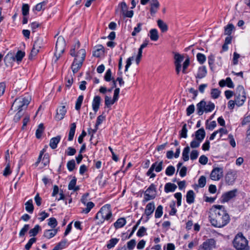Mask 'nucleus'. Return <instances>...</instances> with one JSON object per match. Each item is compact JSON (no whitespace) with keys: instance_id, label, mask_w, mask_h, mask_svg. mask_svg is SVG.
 Returning a JSON list of instances; mask_svg holds the SVG:
<instances>
[{"instance_id":"nucleus-1","label":"nucleus","mask_w":250,"mask_h":250,"mask_svg":"<svg viewBox=\"0 0 250 250\" xmlns=\"http://www.w3.org/2000/svg\"><path fill=\"white\" fill-rule=\"evenodd\" d=\"M208 219L211 225L221 228L230 221V217L225 208L222 205H213L208 211Z\"/></svg>"},{"instance_id":"nucleus-2","label":"nucleus","mask_w":250,"mask_h":250,"mask_svg":"<svg viewBox=\"0 0 250 250\" xmlns=\"http://www.w3.org/2000/svg\"><path fill=\"white\" fill-rule=\"evenodd\" d=\"M80 47V43L79 41H77L70 51V55L75 57L71 65V68L74 73H76L79 71L85 58L86 52L84 49H80L76 54V50L79 49Z\"/></svg>"},{"instance_id":"nucleus-3","label":"nucleus","mask_w":250,"mask_h":250,"mask_svg":"<svg viewBox=\"0 0 250 250\" xmlns=\"http://www.w3.org/2000/svg\"><path fill=\"white\" fill-rule=\"evenodd\" d=\"M112 216L111 206L109 204H106L103 206L97 212L95 218L99 220L98 224H101L104 221H110Z\"/></svg>"},{"instance_id":"nucleus-4","label":"nucleus","mask_w":250,"mask_h":250,"mask_svg":"<svg viewBox=\"0 0 250 250\" xmlns=\"http://www.w3.org/2000/svg\"><path fill=\"white\" fill-rule=\"evenodd\" d=\"M248 243L242 233H238L232 241L233 246L236 250H250Z\"/></svg>"},{"instance_id":"nucleus-5","label":"nucleus","mask_w":250,"mask_h":250,"mask_svg":"<svg viewBox=\"0 0 250 250\" xmlns=\"http://www.w3.org/2000/svg\"><path fill=\"white\" fill-rule=\"evenodd\" d=\"M30 100L31 98L28 95L16 99L11 106V110L21 111L27 107Z\"/></svg>"},{"instance_id":"nucleus-6","label":"nucleus","mask_w":250,"mask_h":250,"mask_svg":"<svg viewBox=\"0 0 250 250\" xmlns=\"http://www.w3.org/2000/svg\"><path fill=\"white\" fill-rule=\"evenodd\" d=\"M197 112L199 115H202L204 112H210L214 109L215 104L211 102L201 101L197 104Z\"/></svg>"},{"instance_id":"nucleus-7","label":"nucleus","mask_w":250,"mask_h":250,"mask_svg":"<svg viewBox=\"0 0 250 250\" xmlns=\"http://www.w3.org/2000/svg\"><path fill=\"white\" fill-rule=\"evenodd\" d=\"M65 47V42L62 36L58 38L56 43V51L54 54V62H57L61 55L63 53Z\"/></svg>"},{"instance_id":"nucleus-8","label":"nucleus","mask_w":250,"mask_h":250,"mask_svg":"<svg viewBox=\"0 0 250 250\" xmlns=\"http://www.w3.org/2000/svg\"><path fill=\"white\" fill-rule=\"evenodd\" d=\"M163 161H157L154 163L148 170L147 171L146 175L149 176L150 178H154L156 176V174L153 172L155 171L156 172H160L163 169Z\"/></svg>"},{"instance_id":"nucleus-9","label":"nucleus","mask_w":250,"mask_h":250,"mask_svg":"<svg viewBox=\"0 0 250 250\" xmlns=\"http://www.w3.org/2000/svg\"><path fill=\"white\" fill-rule=\"evenodd\" d=\"M246 93L242 85H239L236 88L235 103L238 106L243 104L246 100Z\"/></svg>"},{"instance_id":"nucleus-10","label":"nucleus","mask_w":250,"mask_h":250,"mask_svg":"<svg viewBox=\"0 0 250 250\" xmlns=\"http://www.w3.org/2000/svg\"><path fill=\"white\" fill-rule=\"evenodd\" d=\"M120 91V89L119 88H116L114 91L113 99H111L110 96L105 95L104 103L105 106L109 107L118 100Z\"/></svg>"},{"instance_id":"nucleus-11","label":"nucleus","mask_w":250,"mask_h":250,"mask_svg":"<svg viewBox=\"0 0 250 250\" xmlns=\"http://www.w3.org/2000/svg\"><path fill=\"white\" fill-rule=\"evenodd\" d=\"M89 196V193H86L83 195L81 201L82 203L86 206L85 208H84L82 210V212L87 214L90 210L94 207V204L92 202H88V198Z\"/></svg>"},{"instance_id":"nucleus-12","label":"nucleus","mask_w":250,"mask_h":250,"mask_svg":"<svg viewBox=\"0 0 250 250\" xmlns=\"http://www.w3.org/2000/svg\"><path fill=\"white\" fill-rule=\"evenodd\" d=\"M156 188L153 184H151L146 190L144 194V201L147 202L155 198Z\"/></svg>"},{"instance_id":"nucleus-13","label":"nucleus","mask_w":250,"mask_h":250,"mask_svg":"<svg viewBox=\"0 0 250 250\" xmlns=\"http://www.w3.org/2000/svg\"><path fill=\"white\" fill-rule=\"evenodd\" d=\"M43 45V39L42 38L38 37L35 41L33 47L30 54V57L35 56L39 52L40 48Z\"/></svg>"},{"instance_id":"nucleus-14","label":"nucleus","mask_w":250,"mask_h":250,"mask_svg":"<svg viewBox=\"0 0 250 250\" xmlns=\"http://www.w3.org/2000/svg\"><path fill=\"white\" fill-rule=\"evenodd\" d=\"M223 176V169L222 167H214L212 170L210 178L214 181H219Z\"/></svg>"},{"instance_id":"nucleus-15","label":"nucleus","mask_w":250,"mask_h":250,"mask_svg":"<svg viewBox=\"0 0 250 250\" xmlns=\"http://www.w3.org/2000/svg\"><path fill=\"white\" fill-rule=\"evenodd\" d=\"M215 245L216 241L214 239H208L200 246L198 250H212Z\"/></svg>"},{"instance_id":"nucleus-16","label":"nucleus","mask_w":250,"mask_h":250,"mask_svg":"<svg viewBox=\"0 0 250 250\" xmlns=\"http://www.w3.org/2000/svg\"><path fill=\"white\" fill-rule=\"evenodd\" d=\"M184 56L179 53H175L174 55V64L176 67L177 74H179L181 69V63L183 62Z\"/></svg>"},{"instance_id":"nucleus-17","label":"nucleus","mask_w":250,"mask_h":250,"mask_svg":"<svg viewBox=\"0 0 250 250\" xmlns=\"http://www.w3.org/2000/svg\"><path fill=\"white\" fill-rule=\"evenodd\" d=\"M237 189H235L224 193L221 197V203L227 202L236 196Z\"/></svg>"},{"instance_id":"nucleus-18","label":"nucleus","mask_w":250,"mask_h":250,"mask_svg":"<svg viewBox=\"0 0 250 250\" xmlns=\"http://www.w3.org/2000/svg\"><path fill=\"white\" fill-rule=\"evenodd\" d=\"M66 108L65 105L60 106L57 109V112L55 118L57 121L62 120L66 113Z\"/></svg>"},{"instance_id":"nucleus-19","label":"nucleus","mask_w":250,"mask_h":250,"mask_svg":"<svg viewBox=\"0 0 250 250\" xmlns=\"http://www.w3.org/2000/svg\"><path fill=\"white\" fill-rule=\"evenodd\" d=\"M15 61V55L12 52H8L4 57V62H5V64L7 67H12Z\"/></svg>"},{"instance_id":"nucleus-20","label":"nucleus","mask_w":250,"mask_h":250,"mask_svg":"<svg viewBox=\"0 0 250 250\" xmlns=\"http://www.w3.org/2000/svg\"><path fill=\"white\" fill-rule=\"evenodd\" d=\"M154 209L155 204L153 202H150L146 205L145 210V214L147 216L146 221L149 220V216L153 213Z\"/></svg>"},{"instance_id":"nucleus-21","label":"nucleus","mask_w":250,"mask_h":250,"mask_svg":"<svg viewBox=\"0 0 250 250\" xmlns=\"http://www.w3.org/2000/svg\"><path fill=\"white\" fill-rule=\"evenodd\" d=\"M235 179L236 176L235 172L231 170L228 171L225 176V181L229 185H232Z\"/></svg>"},{"instance_id":"nucleus-22","label":"nucleus","mask_w":250,"mask_h":250,"mask_svg":"<svg viewBox=\"0 0 250 250\" xmlns=\"http://www.w3.org/2000/svg\"><path fill=\"white\" fill-rule=\"evenodd\" d=\"M101 102V98L99 96H96L94 97L92 103V106L93 111L95 113L99 110Z\"/></svg>"},{"instance_id":"nucleus-23","label":"nucleus","mask_w":250,"mask_h":250,"mask_svg":"<svg viewBox=\"0 0 250 250\" xmlns=\"http://www.w3.org/2000/svg\"><path fill=\"white\" fill-rule=\"evenodd\" d=\"M58 229H52L45 230L44 231L43 236L47 239H50L56 235Z\"/></svg>"},{"instance_id":"nucleus-24","label":"nucleus","mask_w":250,"mask_h":250,"mask_svg":"<svg viewBox=\"0 0 250 250\" xmlns=\"http://www.w3.org/2000/svg\"><path fill=\"white\" fill-rule=\"evenodd\" d=\"M61 139L60 136L58 135L55 137H53L50 139L49 146L50 147L54 149L57 148L58 143Z\"/></svg>"},{"instance_id":"nucleus-25","label":"nucleus","mask_w":250,"mask_h":250,"mask_svg":"<svg viewBox=\"0 0 250 250\" xmlns=\"http://www.w3.org/2000/svg\"><path fill=\"white\" fill-rule=\"evenodd\" d=\"M177 186L171 183H167L165 186V191L166 193L174 192L177 188Z\"/></svg>"},{"instance_id":"nucleus-26","label":"nucleus","mask_w":250,"mask_h":250,"mask_svg":"<svg viewBox=\"0 0 250 250\" xmlns=\"http://www.w3.org/2000/svg\"><path fill=\"white\" fill-rule=\"evenodd\" d=\"M76 128V125L75 123L71 124L68 138V140L69 141H71L73 140L75 135Z\"/></svg>"},{"instance_id":"nucleus-27","label":"nucleus","mask_w":250,"mask_h":250,"mask_svg":"<svg viewBox=\"0 0 250 250\" xmlns=\"http://www.w3.org/2000/svg\"><path fill=\"white\" fill-rule=\"evenodd\" d=\"M77 179L75 177L70 181L68 184V188L69 190H73L74 191H76L79 189L78 187H76Z\"/></svg>"},{"instance_id":"nucleus-28","label":"nucleus","mask_w":250,"mask_h":250,"mask_svg":"<svg viewBox=\"0 0 250 250\" xmlns=\"http://www.w3.org/2000/svg\"><path fill=\"white\" fill-rule=\"evenodd\" d=\"M125 224V219L124 218H120L114 223V226L116 229H119L123 227Z\"/></svg>"},{"instance_id":"nucleus-29","label":"nucleus","mask_w":250,"mask_h":250,"mask_svg":"<svg viewBox=\"0 0 250 250\" xmlns=\"http://www.w3.org/2000/svg\"><path fill=\"white\" fill-rule=\"evenodd\" d=\"M205 137V131L203 128H200L196 132L195 137L197 140L202 142Z\"/></svg>"},{"instance_id":"nucleus-30","label":"nucleus","mask_w":250,"mask_h":250,"mask_svg":"<svg viewBox=\"0 0 250 250\" xmlns=\"http://www.w3.org/2000/svg\"><path fill=\"white\" fill-rule=\"evenodd\" d=\"M149 37L151 41H157L159 39L158 31L156 29H152L149 31Z\"/></svg>"},{"instance_id":"nucleus-31","label":"nucleus","mask_w":250,"mask_h":250,"mask_svg":"<svg viewBox=\"0 0 250 250\" xmlns=\"http://www.w3.org/2000/svg\"><path fill=\"white\" fill-rule=\"evenodd\" d=\"M207 69L205 66L199 67L197 74V77L202 79L205 77L207 74Z\"/></svg>"},{"instance_id":"nucleus-32","label":"nucleus","mask_w":250,"mask_h":250,"mask_svg":"<svg viewBox=\"0 0 250 250\" xmlns=\"http://www.w3.org/2000/svg\"><path fill=\"white\" fill-rule=\"evenodd\" d=\"M26 210L30 213L33 212L34 206L33 205V202L32 200H29L27 201L25 204Z\"/></svg>"},{"instance_id":"nucleus-33","label":"nucleus","mask_w":250,"mask_h":250,"mask_svg":"<svg viewBox=\"0 0 250 250\" xmlns=\"http://www.w3.org/2000/svg\"><path fill=\"white\" fill-rule=\"evenodd\" d=\"M44 130L43 124L41 123L38 125V127L36 131V136L38 139H40L42 135Z\"/></svg>"},{"instance_id":"nucleus-34","label":"nucleus","mask_w":250,"mask_h":250,"mask_svg":"<svg viewBox=\"0 0 250 250\" xmlns=\"http://www.w3.org/2000/svg\"><path fill=\"white\" fill-rule=\"evenodd\" d=\"M157 24L162 32H166L167 31L168 29L167 26L162 20H158L157 21Z\"/></svg>"},{"instance_id":"nucleus-35","label":"nucleus","mask_w":250,"mask_h":250,"mask_svg":"<svg viewBox=\"0 0 250 250\" xmlns=\"http://www.w3.org/2000/svg\"><path fill=\"white\" fill-rule=\"evenodd\" d=\"M24 56L25 53L24 52L21 50H19L15 56V61H16L18 63H19L21 61Z\"/></svg>"},{"instance_id":"nucleus-36","label":"nucleus","mask_w":250,"mask_h":250,"mask_svg":"<svg viewBox=\"0 0 250 250\" xmlns=\"http://www.w3.org/2000/svg\"><path fill=\"white\" fill-rule=\"evenodd\" d=\"M160 7L159 3H150V11L151 14L156 13Z\"/></svg>"},{"instance_id":"nucleus-37","label":"nucleus","mask_w":250,"mask_h":250,"mask_svg":"<svg viewBox=\"0 0 250 250\" xmlns=\"http://www.w3.org/2000/svg\"><path fill=\"white\" fill-rule=\"evenodd\" d=\"M163 207L162 205H159L157 207L155 212V217L156 218H160L163 213Z\"/></svg>"},{"instance_id":"nucleus-38","label":"nucleus","mask_w":250,"mask_h":250,"mask_svg":"<svg viewBox=\"0 0 250 250\" xmlns=\"http://www.w3.org/2000/svg\"><path fill=\"white\" fill-rule=\"evenodd\" d=\"M41 230V227L39 225H36L34 228L29 231V234L30 236H36L39 230Z\"/></svg>"},{"instance_id":"nucleus-39","label":"nucleus","mask_w":250,"mask_h":250,"mask_svg":"<svg viewBox=\"0 0 250 250\" xmlns=\"http://www.w3.org/2000/svg\"><path fill=\"white\" fill-rule=\"evenodd\" d=\"M234 27L232 24H229L225 27V35L230 36Z\"/></svg>"},{"instance_id":"nucleus-40","label":"nucleus","mask_w":250,"mask_h":250,"mask_svg":"<svg viewBox=\"0 0 250 250\" xmlns=\"http://www.w3.org/2000/svg\"><path fill=\"white\" fill-rule=\"evenodd\" d=\"M83 95H80L78 97L77 99L76 104H75V109L77 110H79L80 109L82 104L83 103Z\"/></svg>"},{"instance_id":"nucleus-41","label":"nucleus","mask_w":250,"mask_h":250,"mask_svg":"<svg viewBox=\"0 0 250 250\" xmlns=\"http://www.w3.org/2000/svg\"><path fill=\"white\" fill-rule=\"evenodd\" d=\"M119 239L117 238H112L108 242L107 244V248L108 249H111L113 248L118 242Z\"/></svg>"},{"instance_id":"nucleus-42","label":"nucleus","mask_w":250,"mask_h":250,"mask_svg":"<svg viewBox=\"0 0 250 250\" xmlns=\"http://www.w3.org/2000/svg\"><path fill=\"white\" fill-rule=\"evenodd\" d=\"M48 225L51 228L54 229L57 226L58 223H57V220L56 219V218H55L54 217H51V218H50L48 220Z\"/></svg>"},{"instance_id":"nucleus-43","label":"nucleus","mask_w":250,"mask_h":250,"mask_svg":"<svg viewBox=\"0 0 250 250\" xmlns=\"http://www.w3.org/2000/svg\"><path fill=\"white\" fill-rule=\"evenodd\" d=\"M104 78L106 82H110L114 79V78L112 77V73L110 69H108L106 70Z\"/></svg>"},{"instance_id":"nucleus-44","label":"nucleus","mask_w":250,"mask_h":250,"mask_svg":"<svg viewBox=\"0 0 250 250\" xmlns=\"http://www.w3.org/2000/svg\"><path fill=\"white\" fill-rule=\"evenodd\" d=\"M175 171V167L172 166H169L166 170V174L167 176H172Z\"/></svg>"},{"instance_id":"nucleus-45","label":"nucleus","mask_w":250,"mask_h":250,"mask_svg":"<svg viewBox=\"0 0 250 250\" xmlns=\"http://www.w3.org/2000/svg\"><path fill=\"white\" fill-rule=\"evenodd\" d=\"M75 162L74 160L69 161L67 163V167L69 171H72L75 167Z\"/></svg>"},{"instance_id":"nucleus-46","label":"nucleus","mask_w":250,"mask_h":250,"mask_svg":"<svg viewBox=\"0 0 250 250\" xmlns=\"http://www.w3.org/2000/svg\"><path fill=\"white\" fill-rule=\"evenodd\" d=\"M11 172H12V171L10 169V162H9V160H8V162L6 165V166L3 171V174L4 176H7L9 175L11 173Z\"/></svg>"},{"instance_id":"nucleus-47","label":"nucleus","mask_w":250,"mask_h":250,"mask_svg":"<svg viewBox=\"0 0 250 250\" xmlns=\"http://www.w3.org/2000/svg\"><path fill=\"white\" fill-rule=\"evenodd\" d=\"M198 187L200 188H203L205 186L206 184V178L204 176H201L198 180Z\"/></svg>"},{"instance_id":"nucleus-48","label":"nucleus","mask_w":250,"mask_h":250,"mask_svg":"<svg viewBox=\"0 0 250 250\" xmlns=\"http://www.w3.org/2000/svg\"><path fill=\"white\" fill-rule=\"evenodd\" d=\"M218 133L220 134V138H222L223 140H226V138H224V135L228 134V131L227 129L225 128H221L217 130Z\"/></svg>"},{"instance_id":"nucleus-49","label":"nucleus","mask_w":250,"mask_h":250,"mask_svg":"<svg viewBox=\"0 0 250 250\" xmlns=\"http://www.w3.org/2000/svg\"><path fill=\"white\" fill-rule=\"evenodd\" d=\"M197 59L199 62L201 64H203L204 63V62L206 61V56L202 54V53H198L197 54Z\"/></svg>"},{"instance_id":"nucleus-50","label":"nucleus","mask_w":250,"mask_h":250,"mask_svg":"<svg viewBox=\"0 0 250 250\" xmlns=\"http://www.w3.org/2000/svg\"><path fill=\"white\" fill-rule=\"evenodd\" d=\"M46 5V2L45 1H42V2H40L38 4H37L35 6V9L36 10H37L38 11H41V10L44 9Z\"/></svg>"},{"instance_id":"nucleus-51","label":"nucleus","mask_w":250,"mask_h":250,"mask_svg":"<svg viewBox=\"0 0 250 250\" xmlns=\"http://www.w3.org/2000/svg\"><path fill=\"white\" fill-rule=\"evenodd\" d=\"M142 30V23H138L136 27L134 28L133 31L132 32L131 35L133 36H135L136 34L139 33Z\"/></svg>"},{"instance_id":"nucleus-52","label":"nucleus","mask_w":250,"mask_h":250,"mask_svg":"<svg viewBox=\"0 0 250 250\" xmlns=\"http://www.w3.org/2000/svg\"><path fill=\"white\" fill-rule=\"evenodd\" d=\"M199 155V152L197 150H192L190 154V158L191 160L197 159Z\"/></svg>"},{"instance_id":"nucleus-53","label":"nucleus","mask_w":250,"mask_h":250,"mask_svg":"<svg viewBox=\"0 0 250 250\" xmlns=\"http://www.w3.org/2000/svg\"><path fill=\"white\" fill-rule=\"evenodd\" d=\"M220 94V91L216 88L212 89L211 92V97L213 99L218 98Z\"/></svg>"},{"instance_id":"nucleus-54","label":"nucleus","mask_w":250,"mask_h":250,"mask_svg":"<svg viewBox=\"0 0 250 250\" xmlns=\"http://www.w3.org/2000/svg\"><path fill=\"white\" fill-rule=\"evenodd\" d=\"M187 125L185 124L182 127V130L180 133V136L181 138H186L187 137Z\"/></svg>"},{"instance_id":"nucleus-55","label":"nucleus","mask_w":250,"mask_h":250,"mask_svg":"<svg viewBox=\"0 0 250 250\" xmlns=\"http://www.w3.org/2000/svg\"><path fill=\"white\" fill-rule=\"evenodd\" d=\"M249 124L250 125V114L246 115L243 118L241 122V125L242 126L248 125Z\"/></svg>"},{"instance_id":"nucleus-56","label":"nucleus","mask_w":250,"mask_h":250,"mask_svg":"<svg viewBox=\"0 0 250 250\" xmlns=\"http://www.w3.org/2000/svg\"><path fill=\"white\" fill-rule=\"evenodd\" d=\"M66 243L67 240L64 239L58 243V244L55 248L58 250H62L65 247Z\"/></svg>"},{"instance_id":"nucleus-57","label":"nucleus","mask_w":250,"mask_h":250,"mask_svg":"<svg viewBox=\"0 0 250 250\" xmlns=\"http://www.w3.org/2000/svg\"><path fill=\"white\" fill-rule=\"evenodd\" d=\"M36 241V238L33 237V238H30L29 240L28 243L25 245V249L27 250H29L30 249V248L31 247L32 244L33 243H34Z\"/></svg>"},{"instance_id":"nucleus-58","label":"nucleus","mask_w":250,"mask_h":250,"mask_svg":"<svg viewBox=\"0 0 250 250\" xmlns=\"http://www.w3.org/2000/svg\"><path fill=\"white\" fill-rule=\"evenodd\" d=\"M29 7L27 4H23L22 6V14L24 16H26L29 13Z\"/></svg>"},{"instance_id":"nucleus-59","label":"nucleus","mask_w":250,"mask_h":250,"mask_svg":"<svg viewBox=\"0 0 250 250\" xmlns=\"http://www.w3.org/2000/svg\"><path fill=\"white\" fill-rule=\"evenodd\" d=\"M146 229L144 227H141L140 228L137 232V235L138 237H142L145 235L146 233Z\"/></svg>"},{"instance_id":"nucleus-60","label":"nucleus","mask_w":250,"mask_h":250,"mask_svg":"<svg viewBox=\"0 0 250 250\" xmlns=\"http://www.w3.org/2000/svg\"><path fill=\"white\" fill-rule=\"evenodd\" d=\"M29 229V225L26 224L21 229L19 233L20 237H22L24 235L25 233L27 232V231Z\"/></svg>"},{"instance_id":"nucleus-61","label":"nucleus","mask_w":250,"mask_h":250,"mask_svg":"<svg viewBox=\"0 0 250 250\" xmlns=\"http://www.w3.org/2000/svg\"><path fill=\"white\" fill-rule=\"evenodd\" d=\"M208 158L204 155H201L199 159V162L202 165H205L208 163Z\"/></svg>"},{"instance_id":"nucleus-62","label":"nucleus","mask_w":250,"mask_h":250,"mask_svg":"<svg viewBox=\"0 0 250 250\" xmlns=\"http://www.w3.org/2000/svg\"><path fill=\"white\" fill-rule=\"evenodd\" d=\"M136 245V241L134 239H131L127 243V247L129 250H132Z\"/></svg>"},{"instance_id":"nucleus-63","label":"nucleus","mask_w":250,"mask_h":250,"mask_svg":"<svg viewBox=\"0 0 250 250\" xmlns=\"http://www.w3.org/2000/svg\"><path fill=\"white\" fill-rule=\"evenodd\" d=\"M216 126V123L215 121H211L209 123L206 124V128L209 130H213Z\"/></svg>"},{"instance_id":"nucleus-64","label":"nucleus","mask_w":250,"mask_h":250,"mask_svg":"<svg viewBox=\"0 0 250 250\" xmlns=\"http://www.w3.org/2000/svg\"><path fill=\"white\" fill-rule=\"evenodd\" d=\"M76 152V149L72 147H68L67 151L65 152L66 154L68 156H73Z\"/></svg>"}]
</instances>
